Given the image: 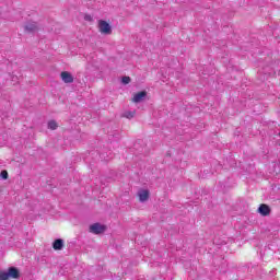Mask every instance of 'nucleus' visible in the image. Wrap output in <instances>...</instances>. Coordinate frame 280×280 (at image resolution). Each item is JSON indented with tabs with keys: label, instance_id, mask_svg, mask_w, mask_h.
<instances>
[{
	"label": "nucleus",
	"instance_id": "1",
	"mask_svg": "<svg viewBox=\"0 0 280 280\" xmlns=\"http://www.w3.org/2000/svg\"><path fill=\"white\" fill-rule=\"evenodd\" d=\"M38 30H40V26L38 25V22L27 21L24 24V32L26 34H36V32H38Z\"/></svg>",
	"mask_w": 280,
	"mask_h": 280
},
{
	"label": "nucleus",
	"instance_id": "2",
	"mask_svg": "<svg viewBox=\"0 0 280 280\" xmlns=\"http://www.w3.org/2000/svg\"><path fill=\"white\" fill-rule=\"evenodd\" d=\"M106 232V225H102L101 223H94L90 225V233L94 235H102V233Z\"/></svg>",
	"mask_w": 280,
	"mask_h": 280
},
{
	"label": "nucleus",
	"instance_id": "3",
	"mask_svg": "<svg viewBox=\"0 0 280 280\" xmlns=\"http://www.w3.org/2000/svg\"><path fill=\"white\" fill-rule=\"evenodd\" d=\"M98 28L101 34H112L113 33V28H110V24H108V22L101 20L98 21Z\"/></svg>",
	"mask_w": 280,
	"mask_h": 280
},
{
	"label": "nucleus",
	"instance_id": "4",
	"mask_svg": "<svg viewBox=\"0 0 280 280\" xmlns=\"http://www.w3.org/2000/svg\"><path fill=\"white\" fill-rule=\"evenodd\" d=\"M7 275L9 276V279H19V277H21V272L16 267H10Z\"/></svg>",
	"mask_w": 280,
	"mask_h": 280
},
{
	"label": "nucleus",
	"instance_id": "5",
	"mask_svg": "<svg viewBox=\"0 0 280 280\" xmlns=\"http://www.w3.org/2000/svg\"><path fill=\"white\" fill-rule=\"evenodd\" d=\"M62 82H65V84H72L73 82V75L71 74V72L68 71H63L60 74Z\"/></svg>",
	"mask_w": 280,
	"mask_h": 280
},
{
	"label": "nucleus",
	"instance_id": "6",
	"mask_svg": "<svg viewBox=\"0 0 280 280\" xmlns=\"http://www.w3.org/2000/svg\"><path fill=\"white\" fill-rule=\"evenodd\" d=\"M145 97H148V92L142 91V92L135 94L132 102L135 104H139V103L143 102V100H145Z\"/></svg>",
	"mask_w": 280,
	"mask_h": 280
},
{
	"label": "nucleus",
	"instance_id": "7",
	"mask_svg": "<svg viewBox=\"0 0 280 280\" xmlns=\"http://www.w3.org/2000/svg\"><path fill=\"white\" fill-rule=\"evenodd\" d=\"M139 196V200L140 202H148L149 198H150V190L148 189H141L138 192Z\"/></svg>",
	"mask_w": 280,
	"mask_h": 280
},
{
	"label": "nucleus",
	"instance_id": "8",
	"mask_svg": "<svg viewBox=\"0 0 280 280\" xmlns=\"http://www.w3.org/2000/svg\"><path fill=\"white\" fill-rule=\"evenodd\" d=\"M54 250H62L65 248V241L62 238H57L52 243Z\"/></svg>",
	"mask_w": 280,
	"mask_h": 280
},
{
	"label": "nucleus",
	"instance_id": "9",
	"mask_svg": "<svg viewBox=\"0 0 280 280\" xmlns=\"http://www.w3.org/2000/svg\"><path fill=\"white\" fill-rule=\"evenodd\" d=\"M258 213L264 217L270 215V207H268L266 203L260 205L258 208Z\"/></svg>",
	"mask_w": 280,
	"mask_h": 280
},
{
	"label": "nucleus",
	"instance_id": "10",
	"mask_svg": "<svg viewBox=\"0 0 280 280\" xmlns=\"http://www.w3.org/2000/svg\"><path fill=\"white\" fill-rule=\"evenodd\" d=\"M48 128L49 130H56L58 128V122H56V120L48 121Z\"/></svg>",
	"mask_w": 280,
	"mask_h": 280
},
{
	"label": "nucleus",
	"instance_id": "11",
	"mask_svg": "<svg viewBox=\"0 0 280 280\" xmlns=\"http://www.w3.org/2000/svg\"><path fill=\"white\" fill-rule=\"evenodd\" d=\"M122 117H126L127 119H132V117H135V112H125Z\"/></svg>",
	"mask_w": 280,
	"mask_h": 280
},
{
	"label": "nucleus",
	"instance_id": "12",
	"mask_svg": "<svg viewBox=\"0 0 280 280\" xmlns=\"http://www.w3.org/2000/svg\"><path fill=\"white\" fill-rule=\"evenodd\" d=\"M10 277L8 276V271L0 270V280H8Z\"/></svg>",
	"mask_w": 280,
	"mask_h": 280
},
{
	"label": "nucleus",
	"instance_id": "13",
	"mask_svg": "<svg viewBox=\"0 0 280 280\" xmlns=\"http://www.w3.org/2000/svg\"><path fill=\"white\" fill-rule=\"evenodd\" d=\"M0 176H1V178H2L3 180H8V171H2V172L0 173Z\"/></svg>",
	"mask_w": 280,
	"mask_h": 280
},
{
	"label": "nucleus",
	"instance_id": "14",
	"mask_svg": "<svg viewBox=\"0 0 280 280\" xmlns=\"http://www.w3.org/2000/svg\"><path fill=\"white\" fill-rule=\"evenodd\" d=\"M121 82L122 84H130V77H122Z\"/></svg>",
	"mask_w": 280,
	"mask_h": 280
},
{
	"label": "nucleus",
	"instance_id": "15",
	"mask_svg": "<svg viewBox=\"0 0 280 280\" xmlns=\"http://www.w3.org/2000/svg\"><path fill=\"white\" fill-rule=\"evenodd\" d=\"M85 21H91V16H90V15H86V16H85Z\"/></svg>",
	"mask_w": 280,
	"mask_h": 280
}]
</instances>
